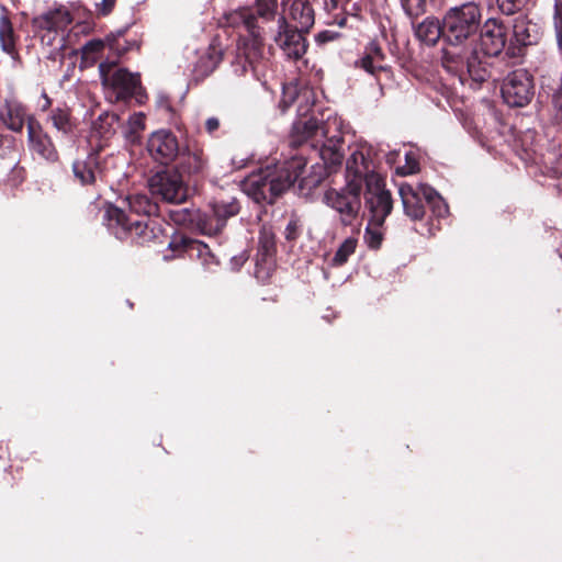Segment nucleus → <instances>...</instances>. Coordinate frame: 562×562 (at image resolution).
<instances>
[{
	"label": "nucleus",
	"mask_w": 562,
	"mask_h": 562,
	"mask_svg": "<svg viewBox=\"0 0 562 562\" xmlns=\"http://www.w3.org/2000/svg\"><path fill=\"white\" fill-rule=\"evenodd\" d=\"M502 95L510 106L528 104L533 95V85L529 74L524 69L508 74L502 86Z\"/></svg>",
	"instance_id": "obj_9"
},
{
	"label": "nucleus",
	"mask_w": 562,
	"mask_h": 562,
	"mask_svg": "<svg viewBox=\"0 0 562 562\" xmlns=\"http://www.w3.org/2000/svg\"><path fill=\"white\" fill-rule=\"evenodd\" d=\"M224 24L232 27L243 26L248 34L257 31L256 18L250 13L248 9H238L231 11L224 15Z\"/></svg>",
	"instance_id": "obj_28"
},
{
	"label": "nucleus",
	"mask_w": 562,
	"mask_h": 562,
	"mask_svg": "<svg viewBox=\"0 0 562 562\" xmlns=\"http://www.w3.org/2000/svg\"><path fill=\"white\" fill-rule=\"evenodd\" d=\"M274 41L290 59H300L307 49V43L302 33L291 27L283 16L278 19V34Z\"/></svg>",
	"instance_id": "obj_15"
},
{
	"label": "nucleus",
	"mask_w": 562,
	"mask_h": 562,
	"mask_svg": "<svg viewBox=\"0 0 562 562\" xmlns=\"http://www.w3.org/2000/svg\"><path fill=\"white\" fill-rule=\"evenodd\" d=\"M507 42L506 25L498 19H487L481 29L480 50L486 57H495L503 52Z\"/></svg>",
	"instance_id": "obj_11"
},
{
	"label": "nucleus",
	"mask_w": 562,
	"mask_h": 562,
	"mask_svg": "<svg viewBox=\"0 0 562 562\" xmlns=\"http://www.w3.org/2000/svg\"><path fill=\"white\" fill-rule=\"evenodd\" d=\"M306 160L294 156L278 167H267L254 172L244 181V192L256 202L272 203L304 173Z\"/></svg>",
	"instance_id": "obj_2"
},
{
	"label": "nucleus",
	"mask_w": 562,
	"mask_h": 562,
	"mask_svg": "<svg viewBox=\"0 0 562 562\" xmlns=\"http://www.w3.org/2000/svg\"><path fill=\"white\" fill-rule=\"evenodd\" d=\"M299 98H301V99H304V100L308 101V99H310V92H308V91H304L303 93H301V94L299 95Z\"/></svg>",
	"instance_id": "obj_50"
},
{
	"label": "nucleus",
	"mask_w": 562,
	"mask_h": 562,
	"mask_svg": "<svg viewBox=\"0 0 562 562\" xmlns=\"http://www.w3.org/2000/svg\"><path fill=\"white\" fill-rule=\"evenodd\" d=\"M416 37L427 45H435L443 36V22L427 18L415 27Z\"/></svg>",
	"instance_id": "obj_26"
},
{
	"label": "nucleus",
	"mask_w": 562,
	"mask_h": 562,
	"mask_svg": "<svg viewBox=\"0 0 562 562\" xmlns=\"http://www.w3.org/2000/svg\"><path fill=\"white\" fill-rule=\"evenodd\" d=\"M308 109H310V108L303 109L302 106H300V109H299V113H300V115H302V116H303V115H305V114H306V112L308 111Z\"/></svg>",
	"instance_id": "obj_51"
},
{
	"label": "nucleus",
	"mask_w": 562,
	"mask_h": 562,
	"mask_svg": "<svg viewBox=\"0 0 562 562\" xmlns=\"http://www.w3.org/2000/svg\"><path fill=\"white\" fill-rule=\"evenodd\" d=\"M0 119L9 130L21 132L26 119L25 108L20 102L7 101Z\"/></svg>",
	"instance_id": "obj_23"
},
{
	"label": "nucleus",
	"mask_w": 562,
	"mask_h": 562,
	"mask_svg": "<svg viewBox=\"0 0 562 562\" xmlns=\"http://www.w3.org/2000/svg\"><path fill=\"white\" fill-rule=\"evenodd\" d=\"M364 56L370 57V59L384 63V54L376 43H370L366 49Z\"/></svg>",
	"instance_id": "obj_44"
},
{
	"label": "nucleus",
	"mask_w": 562,
	"mask_h": 562,
	"mask_svg": "<svg viewBox=\"0 0 562 562\" xmlns=\"http://www.w3.org/2000/svg\"><path fill=\"white\" fill-rule=\"evenodd\" d=\"M16 35L13 31L12 23L7 14V11L1 8L0 14V47L1 49L11 56V58L15 61L18 59L16 52Z\"/></svg>",
	"instance_id": "obj_24"
},
{
	"label": "nucleus",
	"mask_w": 562,
	"mask_h": 562,
	"mask_svg": "<svg viewBox=\"0 0 562 562\" xmlns=\"http://www.w3.org/2000/svg\"><path fill=\"white\" fill-rule=\"evenodd\" d=\"M48 120L52 122L53 126L64 135H68L72 132L74 124L68 110L56 108L52 110Z\"/></svg>",
	"instance_id": "obj_30"
},
{
	"label": "nucleus",
	"mask_w": 562,
	"mask_h": 562,
	"mask_svg": "<svg viewBox=\"0 0 562 562\" xmlns=\"http://www.w3.org/2000/svg\"><path fill=\"white\" fill-rule=\"evenodd\" d=\"M382 238L380 226L372 224V221H370L364 232V241L368 247L371 249H378L381 246Z\"/></svg>",
	"instance_id": "obj_37"
},
{
	"label": "nucleus",
	"mask_w": 562,
	"mask_h": 562,
	"mask_svg": "<svg viewBox=\"0 0 562 562\" xmlns=\"http://www.w3.org/2000/svg\"><path fill=\"white\" fill-rule=\"evenodd\" d=\"M481 9L474 2L453 7L443 16V36L450 47L458 49L470 36L476 33L481 22Z\"/></svg>",
	"instance_id": "obj_4"
},
{
	"label": "nucleus",
	"mask_w": 562,
	"mask_h": 562,
	"mask_svg": "<svg viewBox=\"0 0 562 562\" xmlns=\"http://www.w3.org/2000/svg\"><path fill=\"white\" fill-rule=\"evenodd\" d=\"M240 49L251 68L256 70L257 64L263 57V44L258 30L249 34V38L244 42Z\"/></svg>",
	"instance_id": "obj_27"
},
{
	"label": "nucleus",
	"mask_w": 562,
	"mask_h": 562,
	"mask_svg": "<svg viewBox=\"0 0 562 562\" xmlns=\"http://www.w3.org/2000/svg\"><path fill=\"white\" fill-rule=\"evenodd\" d=\"M239 205L234 198L216 200L212 203L213 216L216 218V226L205 227L203 232L205 234H215L224 225L226 218L234 216L238 213Z\"/></svg>",
	"instance_id": "obj_22"
},
{
	"label": "nucleus",
	"mask_w": 562,
	"mask_h": 562,
	"mask_svg": "<svg viewBox=\"0 0 562 562\" xmlns=\"http://www.w3.org/2000/svg\"><path fill=\"white\" fill-rule=\"evenodd\" d=\"M103 47H104L103 41L91 40L82 46V48H81L82 56L87 60H93L95 58L97 54H99L103 49Z\"/></svg>",
	"instance_id": "obj_40"
},
{
	"label": "nucleus",
	"mask_w": 562,
	"mask_h": 562,
	"mask_svg": "<svg viewBox=\"0 0 562 562\" xmlns=\"http://www.w3.org/2000/svg\"><path fill=\"white\" fill-rule=\"evenodd\" d=\"M286 238L288 239H294L296 236V223L291 221L286 226Z\"/></svg>",
	"instance_id": "obj_47"
},
{
	"label": "nucleus",
	"mask_w": 562,
	"mask_h": 562,
	"mask_svg": "<svg viewBox=\"0 0 562 562\" xmlns=\"http://www.w3.org/2000/svg\"><path fill=\"white\" fill-rule=\"evenodd\" d=\"M115 2H116V0H100V1H97L95 2L97 12L102 14V15L109 14L113 10V8L115 5Z\"/></svg>",
	"instance_id": "obj_45"
},
{
	"label": "nucleus",
	"mask_w": 562,
	"mask_h": 562,
	"mask_svg": "<svg viewBox=\"0 0 562 562\" xmlns=\"http://www.w3.org/2000/svg\"><path fill=\"white\" fill-rule=\"evenodd\" d=\"M247 260V257L245 255H239L237 257H234L232 259L233 263L238 268L240 266H243Z\"/></svg>",
	"instance_id": "obj_48"
},
{
	"label": "nucleus",
	"mask_w": 562,
	"mask_h": 562,
	"mask_svg": "<svg viewBox=\"0 0 562 562\" xmlns=\"http://www.w3.org/2000/svg\"><path fill=\"white\" fill-rule=\"evenodd\" d=\"M496 2L499 10L506 15L516 13L522 5L521 0H496Z\"/></svg>",
	"instance_id": "obj_42"
},
{
	"label": "nucleus",
	"mask_w": 562,
	"mask_h": 562,
	"mask_svg": "<svg viewBox=\"0 0 562 562\" xmlns=\"http://www.w3.org/2000/svg\"><path fill=\"white\" fill-rule=\"evenodd\" d=\"M424 198L426 203L430 206L432 213L437 217H445L448 212V205L443 199L432 188L424 189Z\"/></svg>",
	"instance_id": "obj_32"
},
{
	"label": "nucleus",
	"mask_w": 562,
	"mask_h": 562,
	"mask_svg": "<svg viewBox=\"0 0 562 562\" xmlns=\"http://www.w3.org/2000/svg\"><path fill=\"white\" fill-rule=\"evenodd\" d=\"M147 150L154 160L160 164L173 161L179 154V143L176 135L167 130H159L149 136Z\"/></svg>",
	"instance_id": "obj_14"
},
{
	"label": "nucleus",
	"mask_w": 562,
	"mask_h": 562,
	"mask_svg": "<svg viewBox=\"0 0 562 562\" xmlns=\"http://www.w3.org/2000/svg\"><path fill=\"white\" fill-rule=\"evenodd\" d=\"M541 37L540 26L527 15L519 14L513 20V36L510 46H529L537 44Z\"/></svg>",
	"instance_id": "obj_18"
},
{
	"label": "nucleus",
	"mask_w": 562,
	"mask_h": 562,
	"mask_svg": "<svg viewBox=\"0 0 562 562\" xmlns=\"http://www.w3.org/2000/svg\"><path fill=\"white\" fill-rule=\"evenodd\" d=\"M404 12L409 18H417L426 12L427 0H400Z\"/></svg>",
	"instance_id": "obj_36"
},
{
	"label": "nucleus",
	"mask_w": 562,
	"mask_h": 562,
	"mask_svg": "<svg viewBox=\"0 0 562 562\" xmlns=\"http://www.w3.org/2000/svg\"><path fill=\"white\" fill-rule=\"evenodd\" d=\"M42 45L47 49V58L61 61L67 48L68 33L53 29H35Z\"/></svg>",
	"instance_id": "obj_21"
},
{
	"label": "nucleus",
	"mask_w": 562,
	"mask_h": 562,
	"mask_svg": "<svg viewBox=\"0 0 562 562\" xmlns=\"http://www.w3.org/2000/svg\"><path fill=\"white\" fill-rule=\"evenodd\" d=\"M274 249H276V245H274L273 233L263 228L260 232V236H259L257 271H256L257 277L260 276L261 269L263 266H266L267 269H269L271 267Z\"/></svg>",
	"instance_id": "obj_25"
},
{
	"label": "nucleus",
	"mask_w": 562,
	"mask_h": 562,
	"mask_svg": "<svg viewBox=\"0 0 562 562\" xmlns=\"http://www.w3.org/2000/svg\"><path fill=\"white\" fill-rule=\"evenodd\" d=\"M552 103L555 109V117L560 123L562 121V79L552 94Z\"/></svg>",
	"instance_id": "obj_43"
},
{
	"label": "nucleus",
	"mask_w": 562,
	"mask_h": 562,
	"mask_svg": "<svg viewBox=\"0 0 562 562\" xmlns=\"http://www.w3.org/2000/svg\"><path fill=\"white\" fill-rule=\"evenodd\" d=\"M148 187L153 195L172 204H181L189 196L188 186L176 170L156 172L149 178Z\"/></svg>",
	"instance_id": "obj_8"
},
{
	"label": "nucleus",
	"mask_w": 562,
	"mask_h": 562,
	"mask_svg": "<svg viewBox=\"0 0 562 562\" xmlns=\"http://www.w3.org/2000/svg\"><path fill=\"white\" fill-rule=\"evenodd\" d=\"M361 189L362 187L357 183L347 181L346 188L329 189L324 194V203L339 215L340 222L345 226L351 225L358 217L361 209Z\"/></svg>",
	"instance_id": "obj_7"
},
{
	"label": "nucleus",
	"mask_w": 562,
	"mask_h": 562,
	"mask_svg": "<svg viewBox=\"0 0 562 562\" xmlns=\"http://www.w3.org/2000/svg\"><path fill=\"white\" fill-rule=\"evenodd\" d=\"M559 124L562 126V121Z\"/></svg>",
	"instance_id": "obj_52"
},
{
	"label": "nucleus",
	"mask_w": 562,
	"mask_h": 562,
	"mask_svg": "<svg viewBox=\"0 0 562 562\" xmlns=\"http://www.w3.org/2000/svg\"><path fill=\"white\" fill-rule=\"evenodd\" d=\"M291 13L294 20H299V24L303 30L307 31L314 23L313 10L308 4L302 2L294 3Z\"/></svg>",
	"instance_id": "obj_34"
},
{
	"label": "nucleus",
	"mask_w": 562,
	"mask_h": 562,
	"mask_svg": "<svg viewBox=\"0 0 562 562\" xmlns=\"http://www.w3.org/2000/svg\"><path fill=\"white\" fill-rule=\"evenodd\" d=\"M43 98H44V103L42 105V110H46L50 105V100L47 98L46 94H44Z\"/></svg>",
	"instance_id": "obj_49"
},
{
	"label": "nucleus",
	"mask_w": 562,
	"mask_h": 562,
	"mask_svg": "<svg viewBox=\"0 0 562 562\" xmlns=\"http://www.w3.org/2000/svg\"><path fill=\"white\" fill-rule=\"evenodd\" d=\"M169 248L177 256L187 255L191 259H198L202 266L211 270L217 265L215 256L211 252L209 246L200 240L192 239L182 235H176L169 243Z\"/></svg>",
	"instance_id": "obj_12"
},
{
	"label": "nucleus",
	"mask_w": 562,
	"mask_h": 562,
	"mask_svg": "<svg viewBox=\"0 0 562 562\" xmlns=\"http://www.w3.org/2000/svg\"><path fill=\"white\" fill-rule=\"evenodd\" d=\"M350 155L346 161L347 181L362 187L378 183L381 176L376 172L378 150L366 140H357L349 146Z\"/></svg>",
	"instance_id": "obj_5"
},
{
	"label": "nucleus",
	"mask_w": 562,
	"mask_h": 562,
	"mask_svg": "<svg viewBox=\"0 0 562 562\" xmlns=\"http://www.w3.org/2000/svg\"><path fill=\"white\" fill-rule=\"evenodd\" d=\"M277 0H256L257 13L263 19L270 20L273 18L277 10Z\"/></svg>",
	"instance_id": "obj_39"
},
{
	"label": "nucleus",
	"mask_w": 562,
	"mask_h": 562,
	"mask_svg": "<svg viewBox=\"0 0 562 562\" xmlns=\"http://www.w3.org/2000/svg\"><path fill=\"white\" fill-rule=\"evenodd\" d=\"M357 65L364 69L368 74L378 77L381 72H389L390 68L381 61L370 59V57L363 56Z\"/></svg>",
	"instance_id": "obj_35"
},
{
	"label": "nucleus",
	"mask_w": 562,
	"mask_h": 562,
	"mask_svg": "<svg viewBox=\"0 0 562 562\" xmlns=\"http://www.w3.org/2000/svg\"><path fill=\"white\" fill-rule=\"evenodd\" d=\"M109 229L120 239L126 236L145 237L147 222L144 218H133L121 207L109 205L104 213Z\"/></svg>",
	"instance_id": "obj_10"
},
{
	"label": "nucleus",
	"mask_w": 562,
	"mask_h": 562,
	"mask_svg": "<svg viewBox=\"0 0 562 562\" xmlns=\"http://www.w3.org/2000/svg\"><path fill=\"white\" fill-rule=\"evenodd\" d=\"M128 209L136 215H149L156 210L146 194H133L126 198Z\"/></svg>",
	"instance_id": "obj_29"
},
{
	"label": "nucleus",
	"mask_w": 562,
	"mask_h": 562,
	"mask_svg": "<svg viewBox=\"0 0 562 562\" xmlns=\"http://www.w3.org/2000/svg\"><path fill=\"white\" fill-rule=\"evenodd\" d=\"M72 21L70 11L60 5L34 18L33 26L34 29H53L57 32L68 33V27Z\"/></svg>",
	"instance_id": "obj_19"
},
{
	"label": "nucleus",
	"mask_w": 562,
	"mask_h": 562,
	"mask_svg": "<svg viewBox=\"0 0 562 562\" xmlns=\"http://www.w3.org/2000/svg\"><path fill=\"white\" fill-rule=\"evenodd\" d=\"M342 122L334 115H329L325 122H318L314 117L300 119L294 122L290 145L299 147L307 145L317 151L326 168L329 170L342 162Z\"/></svg>",
	"instance_id": "obj_1"
},
{
	"label": "nucleus",
	"mask_w": 562,
	"mask_h": 562,
	"mask_svg": "<svg viewBox=\"0 0 562 562\" xmlns=\"http://www.w3.org/2000/svg\"><path fill=\"white\" fill-rule=\"evenodd\" d=\"M366 205L371 214L370 221L376 226H381L386 216L392 211L391 193L384 189L383 179H379L378 183L367 184Z\"/></svg>",
	"instance_id": "obj_13"
},
{
	"label": "nucleus",
	"mask_w": 562,
	"mask_h": 562,
	"mask_svg": "<svg viewBox=\"0 0 562 562\" xmlns=\"http://www.w3.org/2000/svg\"><path fill=\"white\" fill-rule=\"evenodd\" d=\"M491 58L476 49L462 55L459 49L447 48L442 64L449 72L459 77L462 85L471 80L479 86L491 76Z\"/></svg>",
	"instance_id": "obj_3"
},
{
	"label": "nucleus",
	"mask_w": 562,
	"mask_h": 562,
	"mask_svg": "<svg viewBox=\"0 0 562 562\" xmlns=\"http://www.w3.org/2000/svg\"><path fill=\"white\" fill-rule=\"evenodd\" d=\"M205 166V158L202 153L194 151L187 155L184 167L189 172H199Z\"/></svg>",
	"instance_id": "obj_38"
},
{
	"label": "nucleus",
	"mask_w": 562,
	"mask_h": 562,
	"mask_svg": "<svg viewBox=\"0 0 562 562\" xmlns=\"http://www.w3.org/2000/svg\"><path fill=\"white\" fill-rule=\"evenodd\" d=\"M75 178L81 184H91L98 178L103 177V170L100 166V156L98 153L89 154L85 159H78L72 164Z\"/></svg>",
	"instance_id": "obj_20"
},
{
	"label": "nucleus",
	"mask_w": 562,
	"mask_h": 562,
	"mask_svg": "<svg viewBox=\"0 0 562 562\" xmlns=\"http://www.w3.org/2000/svg\"><path fill=\"white\" fill-rule=\"evenodd\" d=\"M425 188L430 187L423 183L413 186L407 182H403L398 186V194L402 200L404 213L413 221H419L425 215Z\"/></svg>",
	"instance_id": "obj_17"
},
{
	"label": "nucleus",
	"mask_w": 562,
	"mask_h": 562,
	"mask_svg": "<svg viewBox=\"0 0 562 562\" xmlns=\"http://www.w3.org/2000/svg\"><path fill=\"white\" fill-rule=\"evenodd\" d=\"M396 170L401 176L413 175L418 171V162L411 153H407L405 155V165L397 167Z\"/></svg>",
	"instance_id": "obj_41"
},
{
	"label": "nucleus",
	"mask_w": 562,
	"mask_h": 562,
	"mask_svg": "<svg viewBox=\"0 0 562 562\" xmlns=\"http://www.w3.org/2000/svg\"><path fill=\"white\" fill-rule=\"evenodd\" d=\"M145 128V115L142 112H137L132 114L128 117L126 127H125V137L131 143H136L139 139V133Z\"/></svg>",
	"instance_id": "obj_33"
},
{
	"label": "nucleus",
	"mask_w": 562,
	"mask_h": 562,
	"mask_svg": "<svg viewBox=\"0 0 562 562\" xmlns=\"http://www.w3.org/2000/svg\"><path fill=\"white\" fill-rule=\"evenodd\" d=\"M99 71L105 93L111 101L126 100L140 89L137 74H131L124 68H116L110 63H101Z\"/></svg>",
	"instance_id": "obj_6"
},
{
	"label": "nucleus",
	"mask_w": 562,
	"mask_h": 562,
	"mask_svg": "<svg viewBox=\"0 0 562 562\" xmlns=\"http://www.w3.org/2000/svg\"><path fill=\"white\" fill-rule=\"evenodd\" d=\"M27 140L31 151L40 158L50 162L58 159V153L50 137L33 117L27 119Z\"/></svg>",
	"instance_id": "obj_16"
},
{
	"label": "nucleus",
	"mask_w": 562,
	"mask_h": 562,
	"mask_svg": "<svg viewBox=\"0 0 562 562\" xmlns=\"http://www.w3.org/2000/svg\"><path fill=\"white\" fill-rule=\"evenodd\" d=\"M358 240L355 237H347L336 250L334 257L330 260V265L334 267H340L345 265L349 257L356 251Z\"/></svg>",
	"instance_id": "obj_31"
},
{
	"label": "nucleus",
	"mask_w": 562,
	"mask_h": 562,
	"mask_svg": "<svg viewBox=\"0 0 562 562\" xmlns=\"http://www.w3.org/2000/svg\"><path fill=\"white\" fill-rule=\"evenodd\" d=\"M220 126V122L216 117H210L205 122V127L209 133L215 132Z\"/></svg>",
	"instance_id": "obj_46"
}]
</instances>
